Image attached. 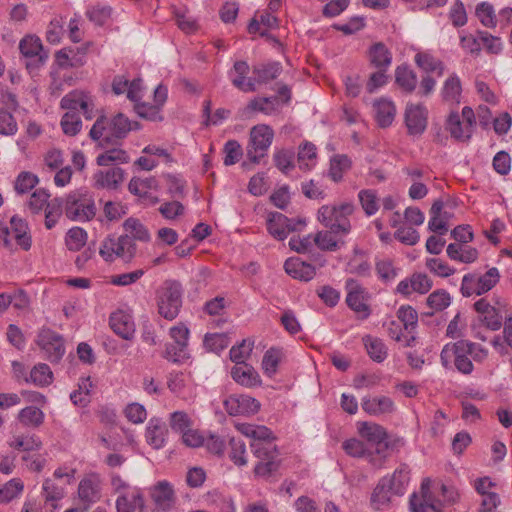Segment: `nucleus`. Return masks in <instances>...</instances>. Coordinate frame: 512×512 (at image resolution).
I'll use <instances>...</instances> for the list:
<instances>
[{
    "label": "nucleus",
    "mask_w": 512,
    "mask_h": 512,
    "mask_svg": "<svg viewBox=\"0 0 512 512\" xmlns=\"http://www.w3.org/2000/svg\"><path fill=\"white\" fill-rule=\"evenodd\" d=\"M236 428L243 435L254 439L251 449L258 459L254 467L255 475L266 478L277 471L279 452L274 444L273 432L266 426L249 423H238Z\"/></svg>",
    "instance_id": "nucleus-1"
},
{
    "label": "nucleus",
    "mask_w": 512,
    "mask_h": 512,
    "mask_svg": "<svg viewBox=\"0 0 512 512\" xmlns=\"http://www.w3.org/2000/svg\"><path fill=\"white\" fill-rule=\"evenodd\" d=\"M488 349L478 343L468 340H459L447 343L440 354V361L444 368H455L463 375H471L474 371L472 361L483 363L488 358Z\"/></svg>",
    "instance_id": "nucleus-2"
},
{
    "label": "nucleus",
    "mask_w": 512,
    "mask_h": 512,
    "mask_svg": "<svg viewBox=\"0 0 512 512\" xmlns=\"http://www.w3.org/2000/svg\"><path fill=\"white\" fill-rule=\"evenodd\" d=\"M137 129V122H131L123 113H117L111 118L100 116L93 124L89 136L98 142L99 147L106 148L109 145H117L131 130Z\"/></svg>",
    "instance_id": "nucleus-3"
},
{
    "label": "nucleus",
    "mask_w": 512,
    "mask_h": 512,
    "mask_svg": "<svg viewBox=\"0 0 512 512\" xmlns=\"http://www.w3.org/2000/svg\"><path fill=\"white\" fill-rule=\"evenodd\" d=\"M355 206L351 202H342L338 205H323L318 209V221L334 233L347 235L351 231L349 216L353 214Z\"/></svg>",
    "instance_id": "nucleus-4"
},
{
    "label": "nucleus",
    "mask_w": 512,
    "mask_h": 512,
    "mask_svg": "<svg viewBox=\"0 0 512 512\" xmlns=\"http://www.w3.org/2000/svg\"><path fill=\"white\" fill-rule=\"evenodd\" d=\"M157 310L166 320H174L182 306V287L175 280L165 281L156 292Z\"/></svg>",
    "instance_id": "nucleus-5"
},
{
    "label": "nucleus",
    "mask_w": 512,
    "mask_h": 512,
    "mask_svg": "<svg viewBox=\"0 0 512 512\" xmlns=\"http://www.w3.org/2000/svg\"><path fill=\"white\" fill-rule=\"evenodd\" d=\"M499 279L500 273L496 267L490 268L483 275H478L476 273L465 274L462 278L460 288L461 294L464 297L482 295L494 288L499 282Z\"/></svg>",
    "instance_id": "nucleus-6"
},
{
    "label": "nucleus",
    "mask_w": 512,
    "mask_h": 512,
    "mask_svg": "<svg viewBox=\"0 0 512 512\" xmlns=\"http://www.w3.org/2000/svg\"><path fill=\"white\" fill-rule=\"evenodd\" d=\"M189 329L183 323L171 327L169 335L172 343H167L163 357L173 363H183L190 358L188 352Z\"/></svg>",
    "instance_id": "nucleus-7"
},
{
    "label": "nucleus",
    "mask_w": 512,
    "mask_h": 512,
    "mask_svg": "<svg viewBox=\"0 0 512 512\" xmlns=\"http://www.w3.org/2000/svg\"><path fill=\"white\" fill-rule=\"evenodd\" d=\"M136 244L129 235H121L118 238L107 237L101 243L99 254L107 262L116 258L130 261L136 253Z\"/></svg>",
    "instance_id": "nucleus-8"
},
{
    "label": "nucleus",
    "mask_w": 512,
    "mask_h": 512,
    "mask_svg": "<svg viewBox=\"0 0 512 512\" xmlns=\"http://www.w3.org/2000/svg\"><path fill=\"white\" fill-rule=\"evenodd\" d=\"M476 124L475 113L472 108L465 106L461 116L451 113L447 119L446 127L450 135L458 141H467L471 138Z\"/></svg>",
    "instance_id": "nucleus-9"
},
{
    "label": "nucleus",
    "mask_w": 512,
    "mask_h": 512,
    "mask_svg": "<svg viewBox=\"0 0 512 512\" xmlns=\"http://www.w3.org/2000/svg\"><path fill=\"white\" fill-rule=\"evenodd\" d=\"M65 214L74 221H88L95 216L96 207L88 195L72 193L66 199Z\"/></svg>",
    "instance_id": "nucleus-10"
},
{
    "label": "nucleus",
    "mask_w": 512,
    "mask_h": 512,
    "mask_svg": "<svg viewBox=\"0 0 512 512\" xmlns=\"http://www.w3.org/2000/svg\"><path fill=\"white\" fill-rule=\"evenodd\" d=\"M345 289L347 291L346 303L348 307L357 314L358 318L366 319L371 313L367 303L369 299L368 291L352 278L346 280Z\"/></svg>",
    "instance_id": "nucleus-11"
},
{
    "label": "nucleus",
    "mask_w": 512,
    "mask_h": 512,
    "mask_svg": "<svg viewBox=\"0 0 512 512\" xmlns=\"http://www.w3.org/2000/svg\"><path fill=\"white\" fill-rule=\"evenodd\" d=\"M273 130L268 125H256L250 131V148L247 157L253 163H258L272 144Z\"/></svg>",
    "instance_id": "nucleus-12"
},
{
    "label": "nucleus",
    "mask_w": 512,
    "mask_h": 512,
    "mask_svg": "<svg viewBox=\"0 0 512 512\" xmlns=\"http://www.w3.org/2000/svg\"><path fill=\"white\" fill-rule=\"evenodd\" d=\"M50 194L45 190L34 191V213L44 209V224L46 229H52L62 215V202L55 198L48 201Z\"/></svg>",
    "instance_id": "nucleus-13"
},
{
    "label": "nucleus",
    "mask_w": 512,
    "mask_h": 512,
    "mask_svg": "<svg viewBox=\"0 0 512 512\" xmlns=\"http://www.w3.org/2000/svg\"><path fill=\"white\" fill-rule=\"evenodd\" d=\"M429 112L422 103H407L404 124L409 136H421L428 126Z\"/></svg>",
    "instance_id": "nucleus-14"
},
{
    "label": "nucleus",
    "mask_w": 512,
    "mask_h": 512,
    "mask_svg": "<svg viewBox=\"0 0 512 512\" xmlns=\"http://www.w3.org/2000/svg\"><path fill=\"white\" fill-rule=\"evenodd\" d=\"M37 344L50 362L60 361L65 354L63 337L49 328L39 331Z\"/></svg>",
    "instance_id": "nucleus-15"
},
{
    "label": "nucleus",
    "mask_w": 512,
    "mask_h": 512,
    "mask_svg": "<svg viewBox=\"0 0 512 512\" xmlns=\"http://www.w3.org/2000/svg\"><path fill=\"white\" fill-rule=\"evenodd\" d=\"M61 108L75 111L80 108L86 119H92L95 109L93 97L83 90H73L66 94L60 102Z\"/></svg>",
    "instance_id": "nucleus-16"
},
{
    "label": "nucleus",
    "mask_w": 512,
    "mask_h": 512,
    "mask_svg": "<svg viewBox=\"0 0 512 512\" xmlns=\"http://www.w3.org/2000/svg\"><path fill=\"white\" fill-rule=\"evenodd\" d=\"M153 509L151 512H170L176 503V496L172 485L167 481L158 482L151 489Z\"/></svg>",
    "instance_id": "nucleus-17"
},
{
    "label": "nucleus",
    "mask_w": 512,
    "mask_h": 512,
    "mask_svg": "<svg viewBox=\"0 0 512 512\" xmlns=\"http://www.w3.org/2000/svg\"><path fill=\"white\" fill-rule=\"evenodd\" d=\"M304 225V221L294 222L279 212L269 213L267 218V230L278 240H284L290 232L297 230L298 226Z\"/></svg>",
    "instance_id": "nucleus-18"
},
{
    "label": "nucleus",
    "mask_w": 512,
    "mask_h": 512,
    "mask_svg": "<svg viewBox=\"0 0 512 512\" xmlns=\"http://www.w3.org/2000/svg\"><path fill=\"white\" fill-rule=\"evenodd\" d=\"M224 407L229 415L248 416L259 411L260 403L255 398L248 395L234 394L225 399Z\"/></svg>",
    "instance_id": "nucleus-19"
},
{
    "label": "nucleus",
    "mask_w": 512,
    "mask_h": 512,
    "mask_svg": "<svg viewBox=\"0 0 512 512\" xmlns=\"http://www.w3.org/2000/svg\"><path fill=\"white\" fill-rule=\"evenodd\" d=\"M474 309L478 313L480 322L489 330L496 331L502 326V317L499 311L485 298L474 303Z\"/></svg>",
    "instance_id": "nucleus-20"
},
{
    "label": "nucleus",
    "mask_w": 512,
    "mask_h": 512,
    "mask_svg": "<svg viewBox=\"0 0 512 512\" xmlns=\"http://www.w3.org/2000/svg\"><path fill=\"white\" fill-rule=\"evenodd\" d=\"M111 329L125 340H132L135 335V323L131 314L118 310L109 319Z\"/></svg>",
    "instance_id": "nucleus-21"
},
{
    "label": "nucleus",
    "mask_w": 512,
    "mask_h": 512,
    "mask_svg": "<svg viewBox=\"0 0 512 512\" xmlns=\"http://www.w3.org/2000/svg\"><path fill=\"white\" fill-rule=\"evenodd\" d=\"M93 180L97 189L116 190L124 181V170L115 167L106 171H98L93 175Z\"/></svg>",
    "instance_id": "nucleus-22"
},
{
    "label": "nucleus",
    "mask_w": 512,
    "mask_h": 512,
    "mask_svg": "<svg viewBox=\"0 0 512 512\" xmlns=\"http://www.w3.org/2000/svg\"><path fill=\"white\" fill-rule=\"evenodd\" d=\"M362 409L372 416L390 414L395 410V404L390 397L374 396L365 397L361 403Z\"/></svg>",
    "instance_id": "nucleus-23"
},
{
    "label": "nucleus",
    "mask_w": 512,
    "mask_h": 512,
    "mask_svg": "<svg viewBox=\"0 0 512 512\" xmlns=\"http://www.w3.org/2000/svg\"><path fill=\"white\" fill-rule=\"evenodd\" d=\"M86 48H64L57 52L56 62L61 68H79L86 63Z\"/></svg>",
    "instance_id": "nucleus-24"
},
{
    "label": "nucleus",
    "mask_w": 512,
    "mask_h": 512,
    "mask_svg": "<svg viewBox=\"0 0 512 512\" xmlns=\"http://www.w3.org/2000/svg\"><path fill=\"white\" fill-rule=\"evenodd\" d=\"M284 269L291 277L309 281L316 275V269L313 265L302 261L299 257H292L285 261Z\"/></svg>",
    "instance_id": "nucleus-25"
},
{
    "label": "nucleus",
    "mask_w": 512,
    "mask_h": 512,
    "mask_svg": "<svg viewBox=\"0 0 512 512\" xmlns=\"http://www.w3.org/2000/svg\"><path fill=\"white\" fill-rule=\"evenodd\" d=\"M411 512H440V506L432 501L429 493V480L421 485V496L414 494L410 499Z\"/></svg>",
    "instance_id": "nucleus-26"
},
{
    "label": "nucleus",
    "mask_w": 512,
    "mask_h": 512,
    "mask_svg": "<svg viewBox=\"0 0 512 512\" xmlns=\"http://www.w3.org/2000/svg\"><path fill=\"white\" fill-rule=\"evenodd\" d=\"M231 376L235 382L244 387H255L261 384L258 372L247 363L235 365L231 370Z\"/></svg>",
    "instance_id": "nucleus-27"
},
{
    "label": "nucleus",
    "mask_w": 512,
    "mask_h": 512,
    "mask_svg": "<svg viewBox=\"0 0 512 512\" xmlns=\"http://www.w3.org/2000/svg\"><path fill=\"white\" fill-rule=\"evenodd\" d=\"M358 433L368 442L381 446L384 445L385 448L388 447L387 440V431L384 427L379 424L371 423V422H360L358 423Z\"/></svg>",
    "instance_id": "nucleus-28"
},
{
    "label": "nucleus",
    "mask_w": 512,
    "mask_h": 512,
    "mask_svg": "<svg viewBox=\"0 0 512 512\" xmlns=\"http://www.w3.org/2000/svg\"><path fill=\"white\" fill-rule=\"evenodd\" d=\"M387 483V477L381 478L371 494L370 503L375 510H385L390 507L392 496L395 494Z\"/></svg>",
    "instance_id": "nucleus-29"
},
{
    "label": "nucleus",
    "mask_w": 512,
    "mask_h": 512,
    "mask_svg": "<svg viewBox=\"0 0 512 512\" xmlns=\"http://www.w3.org/2000/svg\"><path fill=\"white\" fill-rule=\"evenodd\" d=\"M368 59L374 68L388 71L392 63V53L384 43L377 42L370 47Z\"/></svg>",
    "instance_id": "nucleus-30"
},
{
    "label": "nucleus",
    "mask_w": 512,
    "mask_h": 512,
    "mask_svg": "<svg viewBox=\"0 0 512 512\" xmlns=\"http://www.w3.org/2000/svg\"><path fill=\"white\" fill-rule=\"evenodd\" d=\"M43 495L45 497V509L48 512H56L58 501L64 496V485L53 479H47L43 484Z\"/></svg>",
    "instance_id": "nucleus-31"
},
{
    "label": "nucleus",
    "mask_w": 512,
    "mask_h": 512,
    "mask_svg": "<svg viewBox=\"0 0 512 512\" xmlns=\"http://www.w3.org/2000/svg\"><path fill=\"white\" fill-rule=\"evenodd\" d=\"M168 429L166 424L156 418H152L146 428L147 442L155 449H160L164 446Z\"/></svg>",
    "instance_id": "nucleus-32"
},
{
    "label": "nucleus",
    "mask_w": 512,
    "mask_h": 512,
    "mask_svg": "<svg viewBox=\"0 0 512 512\" xmlns=\"http://www.w3.org/2000/svg\"><path fill=\"white\" fill-rule=\"evenodd\" d=\"M446 253L451 260L465 264L475 262L479 256L476 248L459 243H450L447 246Z\"/></svg>",
    "instance_id": "nucleus-33"
},
{
    "label": "nucleus",
    "mask_w": 512,
    "mask_h": 512,
    "mask_svg": "<svg viewBox=\"0 0 512 512\" xmlns=\"http://www.w3.org/2000/svg\"><path fill=\"white\" fill-rule=\"evenodd\" d=\"M374 112L379 126L385 128L392 124L396 115V107L391 100L381 98L374 103Z\"/></svg>",
    "instance_id": "nucleus-34"
},
{
    "label": "nucleus",
    "mask_w": 512,
    "mask_h": 512,
    "mask_svg": "<svg viewBox=\"0 0 512 512\" xmlns=\"http://www.w3.org/2000/svg\"><path fill=\"white\" fill-rule=\"evenodd\" d=\"M144 507V500L139 489L130 490L118 496L116 500L117 512H135Z\"/></svg>",
    "instance_id": "nucleus-35"
},
{
    "label": "nucleus",
    "mask_w": 512,
    "mask_h": 512,
    "mask_svg": "<svg viewBox=\"0 0 512 512\" xmlns=\"http://www.w3.org/2000/svg\"><path fill=\"white\" fill-rule=\"evenodd\" d=\"M250 67L245 61H236L233 66V71L237 75L232 79V84L243 92H254L256 91V85L253 79L246 81Z\"/></svg>",
    "instance_id": "nucleus-36"
},
{
    "label": "nucleus",
    "mask_w": 512,
    "mask_h": 512,
    "mask_svg": "<svg viewBox=\"0 0 512 512\" xmlns=\"http://www.w3.org/2000/svg\"><path fill=\"white\" fill-rule=\"evenodd\" d=\"M388 478L387 485L392 489L396 496H401L405 493L406 487L410 480V470L406 464L400 465L391 476Z\"/></svg>",
    "instance_id": "nucleus-37"
},
{
    "label": "nucleus",
    "mask_w": 512,
    "mask_h": 512,
    "mask_svg": "<svg viewBox=\"0 0 512 512\" xmlns=\"http://www.w3.org/2000/svg\"><path fill=\"white\" fill-rule=\"evenodd\" d=\"M362 342L369 357L377 362L382 363L388 356V350L385 343L377 337L365 335Z\"/></svg>",
    "instance_id": "nucleus-38"
},
{
    "label": "nucleus",
    "mask_w": 512,
    "mask_h": 512,
    "mask_svg": "<svg viewBox=\"0 0 512 512\" xmlns=\"http://www.w3.org/2000/svg\"><path fill=\"white\" fill-rule=\"evenodd\" d=\"M317 148L311 142H304L298 148L297 163L301 170L309 171L316 166Z\"/></svg>",
    "instance_id": "nucleus-39"
},
{
    "label": "nucleus",
    "mask_w": 512,
    "mask_h": 512,
    "mask_svg": "<svg viewBox=\"0 0 512 512\" xmlns=\"http://www.w3.org/2000/svg\"><path fill=\"white\" fill-rule=\"evenodd\" d=\"M78 495L82 502L90 505L101 497L99 481L92 478L81 480L78 486Z\"/></svg>",
    "instance_id": "nucleus-40"
},
{
    "label": "nucleus",
    "mask_w": 512,
    "mask_h": 512,
    "mask_svg": "<svg viewBox=\"0 0 512 512\" xmlns=\"http://www.w3.org/2000/svg\"><path fill=\"white\" fill-rule=\"evenodd\" d=\"M11 230L17 244L24 250H29L31 247L30 236L28 235L29 225L26 220L13 216L10 220Z\"/></svg>",
    "instance_id": "nucleus-41"
},
{
    "label": "nucleus",
    "mask_w": 512,
    "mask_h": 512,
    "mask_svg": "<svg viewBox=\"0 0 512 512\" xmlns=\"http://www.w3.org/2000/svg\"><path fill=\"white\" fill-rule=\"evenodd\" d=\"M417 75L407 66H398L395 70V83L406 93H412L417 87Z\"/></svg>",
    "instance_id": "nucleus-42"
},
{
    "label": "nucleus",
    "mask_w": 512,
    "mask_h": 512,
    "mask_svg": "<svg viewBox=\"0 0 512 512\" xmlns=\"http://www.w3.org/2000/svg\"><path fill=\"white\" fill-rule=\"evenodd\" d=\"M282 72V66L279 62L261 64L253 68L254 83H267L276 79Z\"/></svg>",
    "instance_id": "nucleus-43"
},
{
    "label": "nucleus",
    "mask_w": 512,
    "mask_h": 512,
    "mask_svg": "<svg viewBox=\"0 0 512 512\" xmlns=\"http://www.w3.org/2000/svg\"><path fill=\"white\" fill-rule=\"evenodd\" d=\"M414 61L419 68L427 73L436 72L438 76H442L444 73V63L428 52H418Z\"/></svg>",
    "instance_id": "nucleus-44"
},
{
    "label": "nucleus",
    "mask_w": 512,
    "mask_h": 512,
    "mask_svg": "<svg viewBox=\"0 0 512 512\" xmlns=\"http://www.w3.org/2000/svg\"><path fill=\"white\" fill-rule=\"evenodd\" d=\"M191 386L192 377L190 373L173 372L168 376L167 387L174 394L183 395L191 389Z\"/></svg>",
    "instance_id": "nucleus-45"
},
{
    "label": "nucleus",
    "mask_w": 512,
    "mask_h": 512,
    "mask_svg": "<svg viewBox=\"0 0 512 512\" xmlns=\"http://www.w3.org/2000/svg\"><path fill=\"white\" fill-rule=\"evenodd\" d=\"M105 151L99 154L96 158V163L99 166H109L111 164H124L128 163L130 158L128 153L118 147L108 149L104 148Z\"/></svg>",
    "instance_id": "nucleus-46"
},
{
    "label": "nucleus",
    "mask_w": 512,
    "mask_h": 512,
    "mask_svg": "<svg viewBox=\"0 0 512 512\" xmlns=\"http://www.w3.org/2000/svg\"><path fill=\"white\" fill-rule=\"evenodd\" d=\"M279 108L280 100L275 96L254 98L247 105V109L262 112L266 115H271L277 112Z\"/></svg>",
    "instance_id": "nucleus-47"
},
{
    "label": "nucleus",
    "mask_w": 512,
    "mask_h": 512,
    "mask_svg": "<svg viewBox=\"0 0 512 512\" xmlns=\"http://www.w3.org/2000/svg\"><path fill=\"white\" fill-rule=\"evenodd\" d=\"M123 228L126 232L125 235H129L132 241H150V233L148 229L136 218L130 217L126 219L123 223Z\"/></svg>",
    "instance_id": "nucleus-48"
},
{
    "label": "nucleus",
    "mask_w": 512,
    "mask_h": 512,
    "mask_svg": "<svg viewBox=\"0 0 512 512\" xmlns=\"http://www.w3.org/2000/svg\"><path fill=\"white\" fill-rule=\"evenodd\" d=\"M351 168V160L346 155H335L330 160L329 177L334 182L343 179L344 174Z\"/></svg>",
    "instance_id": "nucleus-49"
},
{
    "label": "nucleus",
    "mask_w": 512,
    "mask_h": 512,
    "mask_svg": "<svg viewBox=\"0 0 512 512\" xmlns=\"http://www.w3.org/2000/svg\"><path fill=\"white\" fill-rule=\"evenodd\" d=\"M461 81L456 74H452L444 82L441 94L444 101L449 103H459L461 96Z\"/></svg>",
    "instance_id": "nucleus-50"
},
{
    "label": "nucleus",
    "mask_w": 512,
    "mask_h": 512,
    "mask_svg": "<svg viewBox=\"0 0 512 512\" xmlns=\"http://www.w3.org/2000/svg\"><path fill=\"white\" fill-rule=\"evenodd\" d=\"M443 206V202L440 200H437L432 204L430 209L431 217L428 222L429 230L440 235L446 234L449 228L445 221L441 218V211L443 210Z\"/></svg>",
    "instance_id": "nucleus-51"
},
{
    "label": "nucleus",
    "mask_w": 512,
    "mask_h": 512,
    "mask_svg": "<svg viewBox=\"0 0 512 512\" xmlns=\"http://www.w3.org/2000/svg\"><path fill=\"white\" fill-rule=\"evenodd\" d=\"M451 303L450 294L444 289H438L432 292L426 299V304L431 312L428 315H432L435 312H440L446 309Z\"/></svg>",
    "instance_id": "nucleus-52"
},
{
    "label": "nucleus",
    "mask_w": 512,
    "mask_h": 512,
    "mask_svg": "<svg viewBox=\"0 0 512 512\" xmlns=\"http://www.w3.org/2000/svg\"><path fill=\"white\" fill-rule=\"evenodd\" d=\"M158 188V182L155 177H149L145 179L132 178L128 184L129 191L141 198L148 197L149 190H156Z\"/></svg>",
    "instance_id": "nucleus-53"
},
{
    "label": "nucleus",
    "mask_w": 512,
    "mask_h": 512,
    "mask_svg": "<svg viewBox=\"0 0 512 512\" xmlns=\"http://www.w3.org/2000/svg\"><path fill=\"white\" fill-rule=\"evenodd\" d=\"M93 388L90 378H81L78 383V389L71 393L70 399L73 404L85 407L90 403V393Z\"/></svg>",
    "instance_id": "nucleus-54"
},
{
    "label": "nucleus",
    "mask_w": 512,
    "mask_h": 512,
    "mask_svg": "<svg viewBox=\"0 0 512 512\" xmlns=\"http://www.w3.org/2000/svg\"><path fill=\"white\" fill-rule=\"evenodd\" d=\"M282 358V352L277 348L267 350L262 359V369L269 377L273 376L278 369V365Z\"/></svg>",
    "instance_id": "nucleus-55"
},
{
    "label": "nucleus",
    "mask_w": 512,
    "mask_h": 512,
    "mask_svg": "<svg viewBox=\"0 0 512 512\" xmlns=\"http://www.w3.org/2000/svg\"><path fill=\"white\" fill-rule=\"evenodd\" d=\"M360 204L367 216L374 215L379 209V200L374 190H361L358 194Z\"/></svg>",
    "instance_id": "nucleus-56"
},
{
    "label": "nucleus",
    "mask_w": 512,
    "mask_h": 512,
    "mask_svg": "<svg viewBox=\"0 0 512 512\" xmlns=\"http://www.w3.org/2000/svg\"><path fill=\"white\" fill-rule=\"evenodd\" d=\"M60 124L64 134L68 136H75L79 133L82 127L80 116L75 111L66 112L63 115Z\"/></svg>",
    "instance_id": "nucleus-57"
},
{
    "label": "nucleus",
    "mask_w": 512,
    "mask_h": 512,
    "mask_svg": "<svg viewBox=\"0 0 512 512\" xmlns=\"http://www.w3.org/2000/svg\"><path fill=\"white\" fill-rule=\"evenodd\" d=\"M230 452L229 458L237 466H244L247 464L246 446L245 443L239 439L232 437L229 441Z\"/></svg>",
    "instance_id": "nucleus-58"
},
{
    "label": "nucleus",
    "mask_w": 512,
    "mask_h": 512,
    "mask_svg": "<svg viewBox=\"0 0 512 512\" xmlns=\"http://www.w3.org/2000/svg\"><path fill=\"white\" fill-rule=\"evenodd\" d=\"M334 232L332 230L329 231H319L314 236L315 245L324 251H336L339 249V242L334 236Z\"/></svg>",
    "instance_id": "nucleus-59"
},
{
    "label": "nucleus",
    "mask_w": 512,
    "mask_h": 512,
    "mask_svg": "<svg viewBox=\"0 0 512 512\" xmlns=\"http://www.w3.org/2000/svg\"><path fill=\"white\" fill-rule=\"evenodd\" d=\"M87 233L79 227L71 228L66 235V246L71 251H79L86 243Z\"/></svg>",
    "instance_id": "nucleus-60"
},
{
    "label": "nucleus",
    "mask_w": 512,
    "mask_h": 512,
    "mask_svg": "<svg viewBox=\"0 0 512 512\" xmlns=\"http://www.w3.org/2000/svg\"><path fill=\"white\" fill-rule=\"evenodd\" d=\"M169 425L175 432L184 433L192 427L193 421L184 411H175L170 414Z\"/></svg>",
    "instance_id": "nucleus-61"
},
{
    "label": "nucleus",
    "mask_w": 512,
    "mask_h": 512,
    "mask_svg": "<svg viewBox=\"0 0 512 512\" xmlns=\"http://www.w3.org/2000/svg\"><path fill=\"white\" fill-rule=\"evenodd\" d=\"M476 16L482 25L487 28L496 26V15L493 6L488 2H481L476 7Z\"/></svg>",
    "instance_id": "nucleus-62"
},
{
    "label": "nucleus",
    "mask_w": 512,
    "mask_h": 512,
    "mask_svg": "<svg viewBox=\"0 0 512 512\" xmlns=\"http://www.w3.org/2000/svg\"><path fill=\"white\" fill-rule=\"evenodd\" d=\"M399 322L409 333L415 329L417 325V312L411 306H401L397 311Z\"/></svg>",
    "instance_id": "nucleus-63"
},
{
    "label": "nucleus",
    "mask_w": 512,
    "mask_h": 512,
    "mask_svg": "<svg viewBox=\"0 0 512 512\" xmlns=\"http://www.w3.org/2000/svg\"><path fill=\"white\" fill-rule=\"evenodd\" d=\"M376 273L378 277L384 281L389 282L396 278L397 268L394 266L393 261L390 259H381L376 262Z\"/></svg>",
    "instance_id": "nucleus-64"
}]
</instances>
